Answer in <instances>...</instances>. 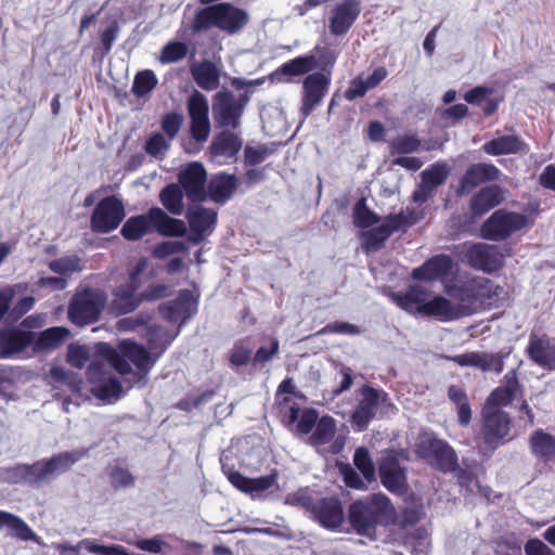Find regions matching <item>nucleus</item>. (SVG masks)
Wrapping results in <instances>:
<instances>
[{
  "label": "nucleus",
  "instance_id": "obj_13",
  "mask_svg": "<svg viewBox=\"0 0 555 555\" xmlns=\"http://www.w3.org/2000/svg\"><path fill=\"white\" fill-rule=\"evenodd\" d=\"M145 260H140L139 263L129 274V280L126 284L119 285L114 292V299L112 301V310L117 314L129 313L133 311L143 300L142 295H135V291L140 286V274L145 269Z\"/></svg>",
  "mask_w": 555,
  "mask_h": 555
},
{
  "label": "nucleus",
  "instance_id": "obj_11",
  "mask_svg": "<svg viewBox=\"0 0 555 555\" xmlns=\"http://www.w3.org/2000/svg\"><path fill=\"white\" fill-rule=\"evenodd\" d=\"M105 301V294L99 289L78 292L72 300V323L82 325L94 322Z\"/></svg>",
  "mask_w": 555,
  "mask_h": 555
},
{
  "label": "nucleus",
  "instance_id": "obj_1",
  "mask_svg": "<svg viewBox=\"0 0 555 555\" xmlns=\"http://www.w3.org/2000/svg\"><path fill=\"white\" fill-rule=\"evenodd\" d=\"M396 509L390 500L375 493L353 502L349 507V521L353 529L362 535L371 537L377 526H388L396 520Z\"/></svg>",
  "mask_w": 555,
  "mask_h": 555
},
{
  "label": "nucleus",
  "instance_id": "obj_54",
  "mask_svg": "<svg viewBox=\"0 0 555 555\" xmlns=\"http://www.w3.org/2000/svg\"><path fill=\"white\" fill-rule=\"evenodd\" d=\"M251 352V348L244 341H237L231 350L230 362L235 366L245 365L249 362Z\"/></svg>",
  "mask_w": 555,
  "mask_h": 555
},
{
  "label": "nucleus",
  "instance_id": "obj_2",
  "mask_svg": "<svg viewBox=\"0 0 555 555\" xmlns=\"http://www.w3.org/2000/svg\"><path fill=\"white\" fill-rule=\"evenodd\" d=\"M98 350L108 365L121 375L131 372L128 360L132 362L138 369V373L133 374V383L141 382L156 361L145 348L130 340L120 341L117 349L100 344Z\"/></svg>",
  "mask_w": 555,
  "mask_h": 555
},
{
  "label": "nucleus",
  "instance_id": "obj_61",
  "mask_svg": "<svg viewBox=\"0 0 555 555\" xmlns=\"http://www.w3.org/2000/svg\"><path fill=\"white\" fill-rule=\"evenodd\" d=\"M109 477H111L112 485L115 488L128 487L133 483V477L125 468H120V467L113 468L109 473Z\"/></svg>",
  "mask_w": 555,
  "mask_h": 555
},
{
  "label": "nucleus",
  "instance_id": "obj_57",
  "mask_svg": "<svg viewBox=\"0 0 555 555\" xmlns=\"http://www.w3.org/2000/svg\"><path fill=\"white\" fill-rule=\"evenodd\" d=\"M169 143L163 134H155L146 142V152L155 157H162L167 152Z\"/></svg>",
  "mask_w": 555,
  "mask_h": 555
},
{
  "label": "nucleus",
  "instance_id": "obj_22",
  "mask_svg": "<svg viewBox=\"0 0 555 555\" xmlns=\"http://www.w3.org/2000/svg\"><path fill=\"white\" fill-rule=\"evenodd\" d=\"M224 474L236 489L249 494L251 498L260 496L262 492L275 486L278 480L276 473H271L258 478H248L232 469H224Z\"/></svg>",
  "mask_w": 555,
  "mask_h": 555
},
{
  "label": "nucleus",
  "instance_id": "obj_42",
  "mask_svg": "<svg viewBox=\"0 0 555 555\" xmlns=\"http://www.w3.org/2000/svg\"><path fill=\"white\" fill-rule=\"evenodd\" d=\"M196 83L206 90H215L219 86V73L210 62H203L192 68Z\"/></svg>",
  "mask_w": 555,
  "mask_h": 555
},
{
  "label": "nucleus",
  "instance_id": "obj_38",
  "mask_svg": "<svg viewBox=\"0 0 555 555\" xmlns=\"http://www.w3.org/2000/svg\"><path fill=\"white\" fill-rule=\"evenodd\" d=\"M529 444L532 454L544 462L552 460L555 455V439L542 429L535 430L530 436Z\"/></svg>",
  "mask_w": 555,
  "mask_h": 555
},
{
  "label": "nucleus",
  "instance_id": "obj_26",
  "mask_svg": "<svg viewBox=\"0 0 555 555\" xmlns=\"http://www.w3.org/2000/svg\"><path fill=\"white\" fill-rule=\"evenodd\" d=\"M379 476L382 483L392 493L403 494L406 489V479L403 469L400 467L397 459L388 454L379 465Z\"/></svg>",
  "mask_w": 555,
  "mask_h": 555
},
{
  "label": "nucleus",
  "instance_id": "obj_28",
  "mask_svg": "<svg viewBox=\"0 0 555 555\" xmlns=\"http://www.w3.org/2000/svg\"><path fill=\"white\" fill-rule=\"evenodd\" d=\"M391 300L402 310L411 314L423 315L428 302V292L422 286H410L403 292L392 293Z\"/></svg>",
  "mask_w": 555,
  "mask_h": 555
},
{
  "label": "nucleus",
  "instance_id": "obj_55",
  "mask_svg": "<svg viewBox=\"0 0 555 555\" xmlns=\"http://www.w3.org/2000/svg\"><path fill=\"white\" fill-rule=\"evenodd\" d=\"M420 141L414 135L410 134L400 135L391 143L392 151L402 154L412 153L416 151Z\"/></svg>",
  "mask_w": 555,
  "mask_h": 555
},
{
  "label": "nucleus",
  "instance_id": "obj_33",
  "mask_svg": "<svg viewBox=\"0 0 555 555\" xmlns=\"http://www.w3.org/2000/svg\"><path fill=\"white\" fill-rule=\"evenodd\" d=\"M276 398L280 404L281 413L283 414V422L293 424L297 418L299 404L295 402V386L291 379H285L281 383L278 389Z\"/></svg>",
  "mask_w": 555,
  "mask_h": 555
},
{
  "label": "nucleus",
  "instance_id": "obj_62",
  "mask_svg": "<svg viewBox=\"0 0 555 555\" xmlns=\"http://www.w3.org/2000/svg\"><path fill=\"white\" fill-rule=\"evenodd\" d=\"M279 352V341L275 338L270 340V347L261 346L254 356V362H269Z\"/></svg>",
  "mask_w": 555,
  "mask_h": 555
},
{
  "label": "nucleus",
  "instance_id": "obj_36",
  "mask_svg": "<svg viewBox=\"0 0 555 555\" xmlns=\"http://www.w3.org/2000/svg\"><path fill=\"white\" fill-rule=\"evenodd\" d=\"M236 188L235 177L220 173L211 178L208 183V195L216 203H224L230 198Z\"/></svg>",
  "mask_w": 555,
  "mask_h": 555
},
{
  "label": "nucleus",
  "instance_id": "obj_53",
  "mask_svg": "<svg viewBox=\"0 0 555 555\" xmlns=\"http://www.w3.org/2000/svg\"><path fill=\"white\" fill-rule=\"evenodd\" d=\"M272 150L263 144L246 145L245 147V160L249 165H257L263 162Z\"/></svg>",
  "mask_w": 555,
  "mask_h": 555
},
{
  "label": "nucleus",
  "instance_id": "obj_47",
  "mask_svg": "<svg viewBox=\"0 0 555 555\" xmlns=\"http://www.w3.org/2000/svg\"><path fill=\"white\" fill-rule=\"evenodd\" d=\"M377 221V216L366 207L365 199H359L353 207L354 224L359 228L366 229L375 224Z\"/></svg>",
  "mask_w": 555,
  "mask_h": 555
},
{
  "label": "nucleus",
  "instance_id": "obj_56",
  "mask_svg": "<svg viewBox=\"0 0 555 555\" xmlns=\"http://www.w3.org/2000/svg\"><path fill=\"white\" fill-rule=\"evenodd\" d=\"M191 132L197 142L206 141L210 133L209 118L191 119Z\"/></svg>",
  "mask_w": 555,
  "mask_h": 555
},
{
  "label": "nucleus",
  "instance_id": "obj_23",
  "mask_svg": "<svg viewBox=\"0 0 555 555\" xmlns=\"http://www.w3.org/2000/svg\"><path fill=\"white\" fill-rule=\"evenodd\" d=\"M466 257L470 266L488 272L498 269L503 260V255L496 246L485 243L466 247Z\"/></svg>",
  "mask_w": 555,
  "mask_h": 555
},
{
  "label": "nucleus",
  "instance_id": "obj_58",
  "mask_svg": "<svg viewBox=\"0 0 555 555\" xmlns=\"http://www.w3.org/2000/svg\"><path fill=\"white\" fill-rule=\"evenodd\" d=\"M339 469L343 475L344 481L348 487L358 490L366 489L365 482L360 478V476L353 470L352 467H350L349 465H341Z\"/></svg>",
  "mask_w": 555,
  "mask_h": 555
},
{
  "label": "nucleus",
  "instance_id": "obj_60",
  "mask_svg": "<svg viewBox=\"0 0 555 555\" xmlns=\"http://www.w3.org/2000/svg\"><path fill=\"white\" fill-rule=\"evenodd\" d=\"M133 544L142 551L155 554L162 553L163 548L168 545L160 537L138 540Z\"/></svg>",
  "mask_w": 555,
  "mask_h": 555
},
{
  "label": "nucleus",
  "instance_id": "obj_41",
  "mask_svg": "<svg viewBox=\"0 0 555 555\" xmlns=\"http://www.w3.org/2000/svg\"><path fill=\"white\" fill-rule=\"evenodd\" d=\"M0 527H7L12 535L22 541L36 538L34 531L22 518L9 512L0 511Z\"/></svg>",
  "mask_w": 555,
  "mask_h": 555
},
{
  "label": "nucleus",
  "instance_id": "obj_44",
  "mask_svg": "<svg viewBox=\"0 0 555 555\" xmlns=\"http://www.w3.org/2000/svg\"><path fill=\"white\" fill-rule=\"evenodd\" d=\"M318 414L313 410H304L299 409L296 421L293 424H288L284 422L287 426L291 427L296 434L305 435L315 428L318 423Z\"/></svg>",
  "mask_w": 555,
  "mask_h": 555
},
{
  "label": "nucleus",
  "instance_id": "obj_18",
  "mask_svg": "<svg viewBox=\"0 0 555 555\" xmlns=\"http://www.w3.org/2000/svg\"><path fill=\"white\" fill-rule=\"evenodd\" d=\"M186 219L191 229L190 241L198 244L214 231L217 212L194 204L188 209Z\"/></svg>",
  "mask_w": 555,
  "mask_h": 555
},
{
  "label": "nucleus",
  "instance_id": "obj_51",
  "mask_svg": "<svg viewBox=\"0 0 555 555\" xmlns=\"http://www.w3.org/2000/svg\"><path fill=\"white\" fill-rule=\"evenodd\" d=\"M188 111L191 119L208 117V102L206 98L195 91L189 99Z\"/></svg>",
  "mask_w": 555,
  "mask_h": 555
},
{
  "label": "nucleus",
  "instance_id": "obj_10",
  "mask_svg": "<svg viewBox=\"0 0 555 555\" xmlns=\"http://www.w3.org/2000/svg\"><path fill=\"white\" fill-rule=\"evenodd\" d=\"M482 418L483 442L489 449L494 450L507 440L511 430V418L506 412L490 406H483Z\"/></svg>",
  "mask_w": 555,
  "mask_h": 555
},
{
  "label": "nucleus",
  "instance_id": "obj_8",
  "mask_svg": "<svg viewBox=\"0 0 555 555\" xmlns=\"http://www.w3.org/2000/svg\"><path fill=\"white\" fill-rule=\"evenodd\" d=\"M393 410L395 406L385 391L364 387L361 390V399L351 415V422L359 430H363L377 411L388 414Z\"/></svg>",
  "mask_w": 555,
  "mask_h": 555
},
{
  "label": "nucleus",
  "instance_id": "obj_43",
  "mask_svg": "<svg viewBox=\"0 0 555 555\" xmlns=\"http://www.w3.org/2000/svg\"><path fill=\"white\" fill-rule=\"evenodd\" d=\"M159 199L170 214L182 215L184 210L183 192L179 184L171 183L165 186L159 194Z\"/></svg>",
  "mask_w": 555,
  "mask_h": 555
},
{
  "label": "nucleus",
  "instance_id": "obj_7",
  "mask_svg": "<svg viewBox=\"0 0 555 555\" xmlns=\"http://www.w3.org/2000/svg\"><path fill=\"white\" fill-rule=\"evenodd\" d=\"M418 220V214L406 208L397 215L386 217L377 227L363 232V247L366 251L377 250L384 242L396 231L414 224Z\"/></svg>",
  "mask_w": 555,
  "mask_h": 555
},
{
  "label": "nucleus",
  "instance_id": "obj_16",
  "mask_svg": "<svg viewBox=\"0 0 555 555\" xmlns=\"http://www.w3.org/2000/svg\"><path fill=\"white\" fill-rule=\"evenodd\" d=\"M88 378L92 382V392L102 400H116L121 393L120 383L105 370L101 363H92L88 369Z\"/></svg>",
  "mask_w": 555,
  "mask_h": 555
},
{
  "label": "nucleus",
  "instance_id": "obj_59",
  "mask_svg": "<svg viewBox=\"0 0 555 555\" xmlns=\"http://www.w3.org/2000/svg\"><path fill=\"white\" fill-rule=\"evenodd\" d=\"M493 89L485 86H478L469 91H467L464 95V99L467 103L479 105L483 101L488 100L489 95H491Z\"/></svg>",
  "mask_w": 555,
  "mask_h": 555
},
{
  "label": "nucleus",
  "instance_id": "obj_14",
  "mask_svg": "<svg viewBox=\"0 0 555 555\" xmlns=\"http://www.w3.org/2000/svg\"><path fill=\"white\" fill-rule=\"evenodd\" d=\"M309 443L321 454H337L343 450L345 439L336 435L335 420L331 416H323L318 421L309 437Z\"/></svg>",
  "mask_w": 555,
  "mask_h": 555
},
{
  "label": "nucleus",
  "instance_id": "obj_27",
  "mask_svg": "<svg viewBox=\"0 0 555 555\" xmlns=\"http://www.w3.org/2000/svg\"><path fill=\"white\" fill-rule=\"evenodd\" d=\"M328 79L324 74L314 73L304 81V102L301 113L307 117L322 101L328 86Z\"/></svg>",
  "mask_w": 555,
  "mask_h": 555
},
{
  "label": "nucleus",
  "instance_id": "obj_29",
  "mask_svg": "<svg viewBox=\"0 0 555 555\" xmlns=\"http://www.w3.org/2000/svg\"><path fill=\"white\" fill-rule=\"evenodd\" d=\"M520 393V386L516 376V372L509 371L505 374L502 385L495 388L487 399L485 406L500 409L513 402Z\"/></svg>",
  "mask_w": 555,
  "mask_h": 555
},
{
  "label": "nucleus",
  "instance_id": "obj_46",
  "mask_svg": "<svg viewBox=\"0 0 555 555\" xmlns=\"http://www.w3.org/2000/svg\"><path fill=\"white\" fill-rule=\"evenodd\" d=\"M353 464L362 473L364 479L367 482H371L375 479V467L366 449L358 448L354 451Z\"/></svg>",
  "mask_w": 555,
  "mask_h": 555
},
{
  "label": "nucleus",
  "instance_id": "obj_21",
  "mask_svg": "<svg viewBox=\"0 0 555 555\" xmlns=\"http://www.w3.org/2000/svg\"><path fill=\"white\" fill-rule=\"evenodd\" d=\"M35 333L16 327L0 330V359H10L23 352L34 341Z\"/></svg>",
  "mask_w": 555,
  "mask_h": 555
},
{
  "label": "nucleus",
  "instance_id": "obj_34",
  "mask_svg": "<svg viewBox=\"0 0 555 555\" xmlns=\"http://www.w3.org/2000/svg\"><path fill=\"white\" fill-rule=\"evenodd\" d=\"M500 170L492 164L479 163L470 166L462 179V189L470 190L480 183L499 178Z\"/></svg>",
  "mask_w": 555,
  "mask_h": 555
},
{
  "label": "nucleus",
  "instance_id": "obj_50",
  "mask_svg": "<svg viewBox=\"0 0 555 555\" xmlns=\"http://www.w3.org/2000/svg\"><path fill=\"white\" fill-rule=\"evenodd\" d=\"M178 332L179 328H177L172 334H170L160 327H151L149 333L150 349L156 350L157 347H160V352H163L176 337Z\"/></svg>",
  "mask_w": 555,
  "mask_h": 555
},
{
  "label": "nucleus",
  "instance_id": "obj_32",
  "mask_svg": "<svg viewBox=\"0 0 555 555\" xmlns=\"http://www.w3.org/2000/svg\"><path fill=\"white\" fill-rule=\"evenodd\" d=\"M314 518L325 528L335 529L343 524L344 513L336 499H323L312 508Z\"/></svg>",
  "mask_w": 555,
  "mask_h": 555
},
{
  "label": "nucleus",
  "instance_id": "obj_25",
  "mask_svg": "<svg viewBox=\"0 0 555 555\" xmlns=\"http://www.w3.org/2000/svg\"><path fill=\"white\" fill-rule=\"evenodd\" d=\"M197 310V304L188 291L181 292L176 300L159 307L165 320L170 323H182L191 318Z\"/></svg>",
  "mask_w": 555,
  "mask_h": 555
},
{
  "label": "nucleus",
  "instance_id": "obj_6",
  "mask_svg": "<svg viewBox=\"0 0 555 555\" xmlns=\"http://www.w3.org/2000/svg\"><path fill=\"white\" fill-rule=\"evenodd\" d=\"M451 299L437 295L428 299L423 315L441 322H450L469 315L475 310L474 296L468 291L450 293Z\"/></svg>",
  "mask_w": 555,
  "mask_h": 555
},
{
  "label": "nucleus",
  "instance_id": "obj_31",
  "mask_svg": "<svg viewBox=\"0 0 555 555\" xmlns=\"http://www.w3.org/2000/svg\"><path fill=\"white\" fill-rule=\"evenodd\" d=\"M527 350L530 359L540 366L555 369V343L547 337L530 335Z\"/></svg>",
  "mask_w": 555,
  "mask_h": 555
},
{
  "label": "nucleus",
  "instance_id": "obj_15",
  "mask_svg": "<svg viewBox=\"0 0 555 555\" xmlns=\"http://www.w3.org/2000/svg\"><path fill=\"white\" fill-rule=\"evenodd\" d=\"M125 217V209L119 199L108 196L95 207L91 217V227L94 231L107 233L115 230Z\"/></svg>",
  "mask_w": 555,
  "mask_h": 555
},
{
  "label": "nucleus",
  "instance_id": "obj_52",
  "mask_svg": "<svg viewBox=\"0 0 555 555\" xmlns=\"http://www.w3.org/2000/svg\"><path fill=\"white\" fill-rule=\"evenodd\" d=\"M186 46L182 42H169L164 47L160 55L162 63H175L186 55Z\"/></svg>",
  "mask_w": 555,
  "mask_h": 555
},
{
  "label": "nucleus",
  "instance_id": "obj_64",
  "mask_svg": "<svg viewBox=\"0 0 555 555\" xmlns=\"http://www.w3.org/2000/svg\"><path fill=\"white\" fill-rule=\"evenodd\" d=\"M526 555H555V553L541 540L530 539L525 544Z\"/></svg>",
  "mask_w": 555,
  "mask_h": 555
},
{
  "label": "nucleus",
  "instance_id": "obj_12",
  "mask_svg": "<svg viewBox=\"0 0 555 555\" xmlns=\"http://www.w3.org/2000/svg\"><path fill=\"white\" fill-rule=\"evenodd\" d=\"M527 223L528 219L525 215L496 210L483 223L481 234L485 238L499 241L525 228Z\"/></svg>",
  "mask_w": 555,
  "mask_h": 555
},
{
  "label": "nucleus",
  "instance_id": "obj_24",
  "mask_svg": "<svg viewBox=\"0 0 555 555\" xmlns=\"http://www.w3.org/2000/svg\"><path fill=\"white\" fill-rule=\"evenodd\" d=\"M450 359L461 366H472L482 372L494 371L501 373L504 367V356L502 353L470 351L454 356Z\"/></svg>",
  "mask_w": 555,
  "mask_h": 555
},
{
  "label": "nucleus",
  "instance_id": "obj_4",
  "mask_svg": "<svg viewBox=\"0 0 555 555\" xmlns=\"http://www.w3.org/2000/svg\"><path fill=\"white\" fill-rule=\"evenodd\" d=\"M248 22L247 13L229 3H219L199 10L193 21L195 33L217 27L228 34L240 31Z\"/></svg>",
  "mask_w": 555,
  "mask_h": 555
},
{
  "label": "nucleus",
  "instance_id": "obj_17",
  "mask_svg": "<svg viewBox=\"0 0 555 555\" xmlns=\"http://www.w3.org/2000/svg\"><path fill=\"white\" fill-rule=\"evenodd\" d=\"M206 170L199 163L189 164L178 176L179 185L192 202H201L206 198Z\"/></svg>",
  "mask_w": 555,
  "mask_h": 555
},
{
  "label": "nucleus",
  "instance_id": "obj_3",
  "mask_svg": "<svg viewBox=\"0 0 555 555\" xmlns=\"http://www.w3.org/2000/svg\"><path fill=\"white\" fill-rule=\"evenodd\" d=\"M153 229L168 236H183L186 233L184 221L170 218L163 209L154 207L145 215L129 218L122 225L121 234L127 240L135 241Z\"/></svg>",
  "mask_w": 555,
  "mask_h": 555
},
{
  "label": "nucleus",
  "instance_id": "obj_48",
  "mask_svg": "<svg viewBox=\"0 0 555 555\" xmlns=\"http://www.w3.org/2000/svg\"><path fill=\"white\" fill-rule=\"evenodd\" d=\"M314 66L313 56H299L282 65L281 72L285 75L298 76L310 72Z\"/></svg>",
  "mask_w": 555,
  "mask_h": 555
},
{
  "label": "nucleus",
  "instance_id": "obj_19",
  "mask_svg": "<svg viewBox=\"0 0 555 555\" xmlns=\"http://www.w3.org/2000/svg\"><path fill=\"white\" fill-rule=\"evenodd\" d=\"M357 0H344L336 4L328 17V28L332 35L343 36L348 33L360 14Z\"/></svg>",
  "mask_w": 555,
  "mask_h": 555
},
{
  "label": "nucleus",
  "instance_id": "obj_20",
  "mask_svg": "<svg viewBox=\"0 0 555 555\" xmlns=\"http://www.w3.org/2000/svg\"><path fill=\"white\" fill-rule=\"evenodd\" d=\"M243 106L244 104L238 103L232 94L219 92L212 105L215 120L221 127L236 128L240 124Z\"/></svg>",
  "mask_w": 555,
  "mask_h": 555
},
{
  "label": "nucleus",
  "instance_id": "obj_37",
  "mask_svg": "<svg viewBox=\"0 0 555 555\" xmlns=\"http://www.w3.org/2000/svg\"><path fill=\"white\" fill-rule=\"evenodd\" d=\"M69 335V330L63 326L47 328L34 337L33 347L35 351H47L56 349Z\"/></svg>",
  "mask_w": 555,
  "mask_h": 555
},
{
  "label": "nucleus",
  "instance_id": "obj_9",
  "mask_svg": "<svg viewBox=\"0 0 555 555\" xmlns=\"http://www.w3.org/2000/svg\"><path fill=\"white\" fill-rule=\"evenodd\" d=\"M415 448L421 457L442 470H453L456 466V455L453 449L433 433L421 434Z\"/></svg>",
  "mask_w": 555,
  "mask_h": 555
},
{
  "label": "nucleus",
  "instance_id": "obj_30",
  "mask_svg": "<svg viewBox=\"0 0 555 555\" xmlns=\"http://www.w3.org/2000/svg\"><path fill=\"white\" fill-rule=\"evenodd\" d=\"M452 269V260L449 256L433 257L423 266L412 271V278L420 281H436L446 279Z\"/></svg>",
  "mask_w": 555,
  "mask_h": 555
},
{
  "label": "nucleus",
  "instance_id": "obj_49",
  "mask_svg": "<svg viewBox=\"0 0 555 555\" xmlns=\"http://www.w3.org/2000/svg\"><path fill=\"white\" fill-rule=\"evenodd\" d=\"M449 175V167L446 164H435L422 173V181L434 190L443 183Z\"/></svg>",
  "mask_w": 555,
  "mask_h": 555
},
{
  "label": "nucleus",
  "instance_id": "obj_40",
  "mask_svg": "<svg viewBox=\"0 0 555 555\" xmlns=\"http://www.w3.org/2000/svg\"><path fill=\"white\" fill-rule=\"evenodd\" d=\"M242 147L240 138L230 132H222L211 143L210 150L215 156L231 158L234 157Z\"/></svg>",
  "mask_w": 555,
  "mask_h": 555
},
{
  "label": "nucleus",
  "instance_id": "obj_35",
  "mask_svg": "<svg viewBox=\"0 0 555 555\" xmlns=\"http://www.w3.org/2000/svg\"><path fill=\"white\" fill-rule=\"evenodd\" d=\"M502 201V189L496 185H491L482 189L472 198L470 207L476 215H482L499 205Z\"/></svg>",
  "mask_w": 555,
  "mask_h": 555
},
{
  "label": "nucleus",
  "instance_id": "obj_39",
  "mask_svg": "<svg viewBox=\"0 0 555 555\" xmlns=\"http://www.w3.org/2000/svg\"><path fill=\"white\" fill-rule=\"evenodd\" d=\"M524 143L516 135H502L482 145L485 153L493 156L513 154L522 150Z\"/></svg>",
  "mask_w": 555,
  "mask_h": 555
},
{
  "label": "nucleus",
  "instance_id": "obj_5",
  "mask_svg": "<svg viewBox=\"0 0 555 555\" xmlns=\"http://www.w3.org/2000/svg\"><path fill=\"white\" fill-rule=\"evenodd\" d=\"M69 465V452H62L49 460H40L33 464H17L10 469L15 482L33 488H40L66 472Z\"/></svg>",
  "mask_w": 555,
  "mask_h": 555
},
{
  "label": "nucleus",
  "instance_id": "obj_45",
  "mask_svg": "<svg viewBox=\"0 0 555 555\" xmlns=\"http://www.w3.org/2000/svg\"><path fill=\"white\" fill-rule=\"evenodd\" d=\"M156 85L157 78L155 74L150 69H145L135 75L132 85V92L139 98L144 96L150 93Z\"/></svg>",
  "mask_w": 555,
  "mask_h": 555
},
{
  "label": "nucleus",
  "instance_id": "obj_63",
  "mask_svg": "<svg viewBox=\"0 0 555 555\" xmlns=\"http://www.w3.org/2000/svg\"><path fill=\"white\" fill-rule=\"evenodd\" d=\"M181 117L178 114H168L164 117L162 127L164 132L169 137V139H172L178 133L180 126H181Z\"/></svg>",
  "mask_w": 555,
  "mask_h": 555
}]
</instances>
